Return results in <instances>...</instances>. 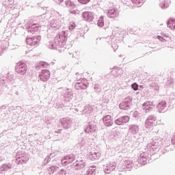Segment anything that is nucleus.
<instances>
[{"instance_id": "1", "label": "nucleus", "mask_w": 175, "mask_h": 175, "mask_svg": "<svg viewBox=\"0 0 175 175\" xmlns=\"http://www.w3.org/2000/svg\"><path fill=\"white\" fill-rule=\"evenodd\" d=\"M162 146L169 147L170 146V139H167L163 142L162 138H157L148 144L145 152L142 153L138 158L139 163L140 165H146L150 155H153V154H155V152L159 151Z\"/></svg>"}, {"instance_id": "2", "label": "nucleus", "mask_w": 175, "mask_h": 175, "mask_svg": "<svg viewBox=\"0 0 175 175\" xmlns=\"http://www.w3.org/2000/svg\"><path fill=\"white\" fill-rule=\"evenodd\" d=\"M69 31L63 29L59 31L54 40H51L47 46L51 50H65L66 49V39H68Z\"/></svg>"}, {"instance_id": "3", "label": "nucleus", "mask_w": 175, "mask_h": 175, "mask_svg": "<svg viewBox=\"0 0 175 175\" xmlns=\"http://www.w3.org/2000/svg\"><path fill=\"white\" fill-rule=\"evenodd\" d=\"M28 70V67L27 64L24 62H18L15 66V72L20 75L21 76H24Z\"/></svg>"}, {"instance_id": "4", "label": "nucleus", "mask_w": 175, "mask_h": 175, "mask_svg": "<svg viewBox=\"0 0 175 175\" xmlns=\"http://www.w3.org/2000/svg\"><path fill=\"white\" fill-rule=\"evenodd\" d=\"M132 106V97L127 96L124 100L119 105L120 109L122 110H129Z\"/></svg>"}, {"instance_id": "5", "label": "nucleus", "mask_w": 175, "mask_h": 175, "mask_svg": "<svg viewBox=\"0 0 175 175\" xmlns=\"http://www.w3.org/2000/svg\"><path fill=\"white\" fill-rule=\"evenodd\" d=\"M88 87V81L85 78H77V82L75 83L77 90H87Z\"/></svg>"}, {"instance_id": "6", "label": "nucleus", "mask_w": 175, "mask_h": 175, "mask_svg": "<svg viewBox=\"0 0 175 175\" xmlns=\"http://www.w3.org/2000/svg\"><path fill=\"white\" fill-rule=\"evenodd\" d=\"M40 39H42L40 36L36 37H27L26 38V43L32 47H37V46H39V42H40Z\"/></svg>"}, {"instance_id": "7", "label": "nucleus", "mask_w": 175, "mask_h": 175, "mask_svg": "<svg viewBox=\"0 0 175 175\" xmlns=\"http://www.w3.org/2000/svg\"><path fill=\"white\" fill-rule=\"evenodd\" d=\"M64 18H57L51 21L50 26L53 29H59L62 27Z\"/></svg>"}, {"instance_id": "8", "label": "nucleus", "mask_w": 175, "mask_h": 175, "mask_svg": "<svg viewBox=\"0 0 175 175\" xmlns=\"http://www.w3.org/2000/svg\"><path fill=\"white\" fill-rule=\"evenodd\" d=\"M155 124H157V117L151 115L148 117L145 122V126L148 129H152L154 126Z\"/></svg>"}, {"instance_id": "9", "label": "nucleus", "mask_w": 175, "mask_h": 175, "mask_svg": "<svg viewBox=\"0 0 175 175\" xmlns=\"http://www.w3.org/2000/svg\"><path fill=\"white\" fill-rule=\"evenodd\" d=\"M96 129H98L96 126V122H89L88 125L85 127V133H94L96 132Z\"/></svg>"}, {"instance_id": "10", "label": "nucleus", "mask_w": 175, "mask_h": 175, "mask_svg": "<svg viewBox=\"0 0 175 175\" xmlns=\"http://www.w3.org/2000/svg\"><path fill=\"white\" fill-rule=\"evenodd\" d=\"M60 122L64 129H69L72 128V124H73V120L70 118H63L60 119Z\"/></svg>"}, {"instance_id": "11", "label": "nucleus", "mask_w": 175, "mask_h": 175, "mask_svg": "<svg viewBox=\"0 0 175 175\" xmlns=\"http://www.w3.org/2000/svg\"><path fill=\"white\" fill-rule=\"evenodd\" d=\"M105 13L107 14V17H109V18L118 17V10L116 8L105 10Z\"/></svg>"}, {"instance_id": "12", "label": "nucleus", "mask_w": 175, "mask_h": 175, "mask_svg": "<svg viewBox=\"0 0 175 175\" xmlns=\"http://www.w3.org/2000/svg\"><path fill=\"white\" fill-rule=\"evenodd\" d=\"M133 163H135V159H133L125 160L122 165V170H131L133 167Z\"/></svg>"}, {"instance_id": "13", "label": "nucleus", "mask_w": 175, "mask_h": 175, "mask_svg": "<svg viewBox=\"0 0 175 175\" xmlns=\"http://www.w3.org/2000/svg\"><path fill=\"white\" fill-rule=\"evenodd\" d=\"M38 77L41 81H48L50 79V71L49 70H42Z\"/></svg>"}, {"instance_id": "14", "label": "nucleus", "mask_w": 175, "mask_h": 175, "mask_svg": "<svg viewBox=\"0 0 175 175\" xmlns=\"http://www.w3.org/2000/svg\"><path fill=\"white\" fill-rule=\"evenodd\" d=\"M87 163H85V158L81 157L77 160L75 166L77 170H81V169H84V167H85Z\"/></svg>"}, {"instance_id": "15", "label": "nucleus", "mask_w": 175, "mask_h": 175, "mask_svg": "<svg viewBox=\"0 0 175 175\" xmlns=\"http://www.w3.org/2000/svg\"><path fill=\"white\" fill-rule=\"evenodd\" d=\"M154 107H155V105L152 101H148L142 105V109L145 113H150Z\"/></svg>"}, {"instance_id": "16", "label": "nucleus", "mask_w": 175, "mask_h": 175, "mask_svg": "<svg viewBox=\"0 0 175 175\" xmlns=\"http://www.w3.org/2000/svg\"><path fill=\"white\" fill-rule=\"evenodd\" d=\"M73 161H75V155L68 154L63 157L62 159L61 162L64 166H66V165H69V163H72Z\"/></svg>"}, {"instance_id": "17", "label": "nucleus", "mask_w": 175, "mask_h": 175, "mask_svg": "<svg viewBox=\"0 0 175 175\" xmlns=\"http://www.w3.org/2000/svg\"><path fill=\"white\" fill-rule=\"evenodd\" d=\"M116 167H117L116 163H109V164L104 165L103 169L104 172L107 173V174H109L111 173V172H113Z\"/></svg>"}, {"instance_id": "18", "label": "nucleus", "mask_w": 175, "mask_h": 175, "mask_svg": "<svg viewBox=\"0 0 175 175\" xmlns=\"http://www.w3.org/2000/svg\"><path fill=\"white\" fill-rule=\"evenodd\" d=\"M82 17L85 21H88V23H91V21H94V14L91 12H84L82 14Z\"/></svg>"}, {"instance_id": "19", "label": "nucleus", "mask_w": 175, "mask_h": 175, "mask_svg": "<svg viewBox=\"0 0 175 175\" xmlns=\"http://www.w3.org/2000/svg\"><path fill=\"white\" fill-rule=\"evenodd\" d=\"M159 113H165L167 111V105L166 101L160 102L157 106Z\"/></svg>"}, {"instance_id": "20", "label": "nucleus", "mask_w": 175, "mask_h": 175, "mask_svg": "<svg viewBox=\"0 0 175 175\" xmlns=\"http://www.w3.org/2000/svg\"><path fill=\"white\" fill-rule=\"evenodd\" d=\"M122 73H124V70L120 67H114L111 71V75L115 77H120Z\"/></svg>"}, {"instance_id": "21", "label": "nucleus", "mask_w": 175, "mask_h": 175, "mask_svg": "<svg viewBox=\"0 0 175 175\" xmlns=\"http://www.w3.org/2000/svg\"><path fill=\"white\" fill-rule=\"evenodd\" d=\"M64 97L65 100L69 102L71 99H73V91L70 89H66L64 93Z\"/></svg>"}, {"instance_id": "22", "label": "nucleus", "mask_w": 175, "mask_h": 175, "mask_svg": "<svg viewBox=\"0 0 175 175\" xmlns=\"http://www.w3.org/2000/svg\"><path fill=\"white\" fill-rule=\"evenodd\" d=\"M103 121L105 126H111L114 122L111 120V116L110 115H106L103 118Z\"/></svg>"}, {"instance_id": "23", "label": "nucleus", "mask_w": 175, "mask_h": 175, "mask_svg": "<svg viewBox=\"0 0 175 175\" xmlns=\"http://www.w3.org/2000/svg\"><path fill=\"white\" fill-rule=\"evenodd\" d=\"M40 27V25L38 23H33L31 26L27 27V31L30 33H35L37 31L39 30V28Z\"/></svg>"}, {"instance_id": "24", "label": "nucleus", "mask_w": 175, "mask_h": 175, "mask_svg": "<svg viewBox=\"0 0 175 175\" xmlns=\"http://www.w3.org/2000/svg\"><path fill=\"white\" fill-rule=\"evenodd\" d=\"M170 0H160L159 6L161 9H167L170 6Z\"/></svg>"}, {"instance_id": "25", "label": "nucleus", "mask_w": 175, "mask_h": 175, "mask_svg": "<svg viewBox=\"0 0 175 175\" xmlns=\"http://www.w3.org/2000/svg\"><path fill=\"white\" fill-rule=\"evenodd\" d=\"M129 132L131 135H136L137 133H139V126L136 124L130 125Z\"/></svg>"}, {"instance_id": "26", "label": "nucleus", "mask_w": 175, "mask_h": 175, "mask_svg": "<svg viewBox=\"0 0 175 175\" xmlns=\"http://www.w3.org/2000/svg\"><path fill=\"white\" fill-rule=\"evenodd\" d=\"M12 169V164L10 163H8L5 164H2L0 166V173H3V172H8V170H10Z\"/></svg>"}, {"instance_id": "27", "label": "nucleus", "mask_w": 175, "mask_h": 175, "mask_svg": "<svg viewBox=\"0 0 175 175\" xmlns=\"http://www.w3.org/2000/svg\"><path fill=\"white\" fill-rule=\"evenodd\" d=\"M7 83L14 84V75L12 73L7 74Z\"/></svg>"}, {"instance_id": "28", "label": "nucleus", "mask_w": 175, "mask_h": 175, "mask_svg": "<svg viewBox=\"0 0 175 175\" xmlns=\"http://www.w3.org/2000/svg\"><path fill=\"white\" fill-rule=\"evenodd\" d=\"M93 110H94V109L92 108V106L86 105L83 108V113H84L85 114H91V113H92Z\"/></svg>"}, {"instance_id": "29", "label": "nucleus", "mask_w": 175, "mask_h": 175, "mask_svg": "<svg viewBox=\"0 0 175 175\" xmlns=\"http://www.w3.org/2000/svg\"><path fill=\"white\" fill-rule=\"evenodd\" d=\"M59 170V167L57 166H51L48 168V172L50 174H54V173H57Z\"/></svg>"}, {"instance_id": "30", "label": "nucleus", "mask_w": 175, "mask_h": 175, "mask_svg": "<svg viewBox=\"0 0 175 175\" xmlns=\"http://www.w3.org/2000/svg\"><path fill=\"white\" fill-rule=\"evenodd\" d=\"M167 27L170 29H175V20L173 18L170 19L167 23Z\"/></svg>"}, {"instance_id": "31", "label": "nucleus", "mask_w": 175, "mask_h": 175, "mask_svg": "<svg viewBox=\"0 0 175 175\" xmlns=\"http://www.w3.org/2000/svg\"><path fill=\"white\" fill-rule=\"evenodd\" d=\"M90 158L92 159H99L100 157V153L96 152H92L89 155Z\"/></svg>"}, {"instance_id": "32", "label": "nucleus", "mask_w": 175, "mask_h": 175, "mask_svg": "<svg viewBox=\"0 0 175 175\" xmlns=\"http://www.w3.org/2000/svg\"><path fill=\"white\" fill-rule=\"evenodd\" d=\"M13 4V1L12 0H5L3 2V6L5 8H8L10 9V8H12V5Z\"/></svg>"}, {"instance_id": "33", "label": "nucleus", "mask_w": 175, "mask_h": 175, "mask_svg": "<svg viewBox=\"0 0 175 175\" xmlns=\"http://www.w3.org/2000/svg\"><path fill=\"white\" fill-rule=\"evenodd\" d=\"M131 2L134 3V5H136L137 8H140L144 3V0H131Z\"/></svg>"}, {"instance_id": "34", "label": "nucleus", "mask_w": 175, "mask_h": 175, "mask_svg": "<svg viewBox=\"0 0 175 175\" xmlns=\"http://www.w3.org/2000/svg\"><path fill=\"white\" fill-rule=\"evenodd\" d=\"M96 173V170L95 167H91L90 168L87 172L85 175H95Z\"/></svg>"}, {"instance_id": "35", "label": "nucleus", "mask_w": 175, "mask_h": 175, "mask_svg": "<svg viewBox=\"0 0 175 175\" xmlns=\"http://www.w3.org/2000/svg\"><path fill=\"white\" fill-rule=\"evenodd\" d=\"M39 68H49V64L44 62H41L37 65V67H36L37 69Z\"/></svg>"}, {"instance_id": "36", "label": "nucleus", "mask_w": 175, "mask_h": 175, "mask_svg": "<svg viewBox=\"0 0 175 175\" xmlns=\"http://www.w3.org/2000/svg\"><path fill=\"white\" fill-rule=\"evenodd\" d=\"M98 27H103L105 25V20L103 19V16H100L98 21Z\"/></svg>"}, {"instance_id": "37", "label": "nucleus", "mask_w": 175, "mask_h": 175, "mask_svg": "<svg viewBox=\"0 0 175 175\" xmlns=\"http://www.w3.org/2000/svg\"><path fill=\"white\" fill-rule=\"evenodd\" d=\"M120 118H122V122L123 123V124H126V122H129V120H131V118L128 116H122Z\"/></svg>"}, {"instance_id": "38", "label": "nucleus", "mask_w": 175, "mask_h": 175, "mask_svg": "<svg viewBox=\"0 0 175 175\" xmlns=\"http://www.w3.org/2000/svg\"><path fill=\"white\" fill-rule=\"evenodd\" d=\"M76 28V23L75 22H70L68 29L69 31H72V29H75Z\"/></svg>"}, {"instance_id": "39", "label": "nucleus", "mask_w": 175, "mask_h": 175, "mask_svg": "<svg viewBox=\"0 0 175 175\" xmlns=\"http://www.w3.org/2000/svg\"><path fill=\"white\" fill-rule=\"evenodd\" d=\"M5 44L2 42H0V55H2L3 51L5 50Z\"/></svg>"}, {"instance_id": "40", "label": "nucleus", "mask_w": 175, "mask_h": 175, "mask_svg": "<svg viewBox=\"0 0 175 175\" xmlns=\"http://www.w3.org/2000/svg\"><path fill=\"white\" fill-rule=\"evenodd\" d=\"M115 124H116V125H124L122 123V118H118V119H116L115 120Z\"/></svg>"}, {"instance_id": "41", "label": "nucleus", "mask_w": 175, "mask_h": 175, "mask_svg": "<svg viewBox=\"0 0 175 175\" xmlns=\"http://www.w3.org/2000/svg\"><path fill=\"white\" fill-rule=\"evenodd\" d=\"M0 81H5V82H8V75H1L0 76Z\"/></svg>"}, {"instance_id": "42", "label": "nucleus", "mask_w": 175, "mask_h": 175, "mask_svg": "<svg viewBox=\"0 0 175 175\" xmlns=\"http://www.w3.org/2000/svg\"><path fill=\"white\" fill-rule=\"evenodd\" d=\"M32 23H33V21H32V19H29L28 21H27L26 28H28V27H31V25H32Z\"/></svg>"}, {"instance_id": "43", "label": "nucleus", "mask_w": 175, "mask_h": 175, "mask_svg": "<svg viewBox=\"0 0 175 175\" xmlns=\"http://www.w3.org/2000/svg\"><path fill=\"white\" fill-rule=\"evenodd\" d=\"M14 110H15V113H16V114L21 113V107H20V106L16 107V109Z\"/></svg>"}, {"instance_id": "44", "label": "nucleus", "mask_w": 175, "mask_h": 175, "mask_svg": "<svg viewBox=\"0 0 175 175\" xmlns=\"http://www.w3.org/2000/svg\"><path fill=\"white\" fill-rule=\"evenodd\" d=\"M94 88L96 92H100L101 91L100 87H99V85H95Z\"/></svg>"}, {"instance_id": "45", "label": "nucleus", "mask_w": 175, "mask_h": 175, "mask_svg": "<svg viewBox=\"0 0 175 175\" xmlns=\"http://www.w3.org/2000/svg\"><path fill=\"white\" fill-rule=\"evenodd\" d=\"M66 171H65L64 169H62L59 172H57V175H66Z\"/></svg>"}, {"instance_id": "46", "label": "nucleus", "mask_w": 175, "mask_h": 175, "mask_svg": "<svg viewBox=\"0 0 175 175\" xmlns=\"http://www.w3.org/2000/svg\"><path fill=\"white\" fill-rule=\"evenodd\" d=\"M6 108L5 107V106H3V107H0V113H4V114H5V109Z\"/></svg>"}, {"instance_id": "47", "label": "nucleus", "mask_w": 175, "mask_h": 175, "mask_svg": "<svg viewBox=\"0 0 175 175\" xmlns=\"http://www.w3.org/2000/svg\"><path fill=\"white\" fill-rule=\"evenodd\" d=\"M80 140H81V142L79 143V145H80L81 146H84V144H85V141H84V139L81 138Z\"/></svg>"}, {"instance_id": "48", "label": "nucleus", "mask_w": 175, "mask_h": 175, "mask_svg": "<svg viewBox=\"0 0 175 175\" xmlns=\"http://www.w3.org/2000/svg\"><path fill=\"white\" fill-rule=\"evenodd\" d=\"M79 2H80V3H83V4H85V3H88V1L90 0H78Z\"/></svg>"}, {"instance_id": "49", "label": "nucleus", "mask_w": 175, "mask_h": 175, "mask_svg": "<svg viewBox=\"0 0 175 175\" xmlns=\"http://www.w3.org/2000/svg\"><path fill=\"white\" fill-rule=\"evenodd\" d=\"M157 39H159V40H161V42H166V40L163 38V37L159 36H157Z\"/></svg>"}, {"instance_id": "50", "label": "nucleus", "mask_w": 175, "mask_h": 175, "mask_svg": "<svg viewBox=\"0 0 175 175\" xmlns=\"http://www.w3.org/2000/svg\"><path fill=\"white\" fill-rule=\"evenodd\" d=\"M2 161H5V156L3 154L0 153V162H2Z\"/></svg>"}, {"instance_id": "51", "label": "nucleus", "mask_w": 175, "mask_h": 175, "mask_svg": "<svg viewBox=\"0 0 175 175\" xmlns=\"http://www.w3.org/2000/svg\"><path fill=\"white\" fill-rule=\"evenodd\" d=\"M50 161H51V157H46L44 159V162H46V163H49V162H50Z\"/></svg>"}, {"instance_id": "52", "label": "nucleus", "mask_w": 175, "mask_h": 175, "mask_svg": "<svg viewBox=\"0 0 175 175\" xmlns=\"http://www.w3.org/2000/svg\"><path fill=\"white\" fill-rule=\"evenodd\" d=\"M132 88L134 90V91H137L138 86L135 85H132Z\"/></svg>"}, {"instance_id": "53", "label": "nucleus", "mask_w": 175, "mask_h": 175, "mask_svg": "<svg viewBox=\"0 0 175 175\" xmlns=\"http://www.w3.org/2000/svg\"><path fill=\"white\" fill-rule=\"evenodd\" d=\"M171 142L172 144H175V135L171 139Z\"/></svg>"}, {"instance_id": "54", "label": "nucleus", "mask_w": 175, "mask_h": 175, "mask_svg": "<svg viewBox=\"0 0 175 175\" xmlns=\"http://www.w3.org/2000/svg\"><path fill=\"white\" fill-rule=\"evenodd\" d=\"M62 132V129H59L55 131V133H61Z\"/></svg>"}, {"instance_id": "55", "label": "nucleus", "mask_w": 175, "mask_h": 175, "mask_svg": "<svg viewBox=\"0 0 175 175\" xmlns=\"http://www.w3.org/2000/svg\"><path fill=\"white\" fill-rule=\"evenodd\" d=\"M75 111H77V113H78V114H81V111H80L79 112V109H75Z\"/></svg>"}, {"instance_id": "56", "label": "nucleus", "mask_w": 175, "mask_h": 175, "mask_svg": "<svg viewBox=\"0 0 175 175\" xmlns=\"http://www.w3.org/2000/svg\"><path fill=\"white\" fill-rule=\"evenodd\" d=\"M66 5H69V1H67L66 2Z\"/></svg>"}, {"instance_id": "57", "label": "nucleus", "mask_w": 175, "mask_h": 175, "mask_svg": "<svg viewBox=\"0 0 175 175\" xmlns=\"http://www.w3.org/2000/svg\"><path fill=\"white\" fill-rule=\"evenodd\" d=\"M79 72H77V73H76V75H77V76H79Z\"/></svg>"}, {"instance_id": "58", "label": "nucleus", "mask_w": 175, "mask_h": 175, "mask_svg": "<svg viewBox=\"0 0 175 175\" xmlns=\"http://www.w3.org/2000/svg\"><path fill=\"white\" fill-rule=\"evenodd\" d=\"M21 161H24V159H23V157L21 158Z\"/></svg>"}, {"instance_id": "59", "label": "nucleus", "mask_w": 175, "mask_h": 175, "mask_svg": "<svg viewBox=\"0 0 175 175\" xmlns=\"http://www.w3.org/2000/svg\"><path fill=\"white\" fill-rule=\"evenodd\" d=\"M72 13H76V11H73V12H72Z\"/></svg>"}, {"instance_id": "60", "label": "nucleus", "mask_w": 175, "mask_h": 175, "mask_svg": "<svg viewBox=\"0 0 175 175\" xmlns=\"http://www.w3.org/2000/svg\"><path fill=\"white\" fill-rule=\"evenodd\" d=\"M41 16H39L38 18H40Z\"/></svg>"}, {"instance_id": "61", "label": "nucleus", "mask_w": 175, "mask_h": 175, "mask_svg": "<svg viewBox=\"0 0 175 175\" xmlns=\"http://www.w3.org/2000/svg\"><path fill=\"white\" fill-rule=\"evenodd\" d=\"M18 92H16V95H18Z\"/></svg>"}, {"instance_id": "62", "label": "nucleus", "mask_w": 175, "mask_h": 175, "mask_svg": "<svg viewBox=\"0 0 175 175\" xmlns=\"http://www.w3.org/2000/svg\"><path fill=\"white\" fill-rule=\"evenodd\" d=\"M18 159H20V157H18Z\"/></svg>"}]
</instances>
